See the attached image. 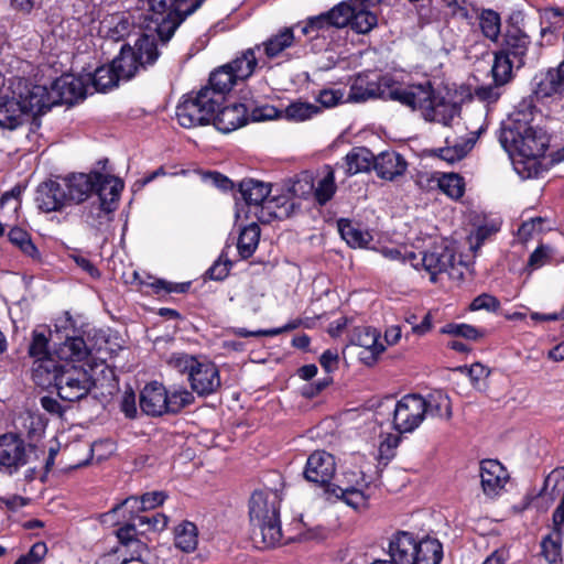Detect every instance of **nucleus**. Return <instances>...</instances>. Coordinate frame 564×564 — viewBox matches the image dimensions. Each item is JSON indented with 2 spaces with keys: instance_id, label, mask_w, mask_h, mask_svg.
Listing matches in <instances>:
<instances>
[{
  "instance_id": "f257e3e1",
  "label": "nucleus",
  "mask_w": 564,
  "mask_h": 564,
  "mask_svg": "<svg viewBox=\"0 0 564 564\" xmlns=\"http://www.w3.org/2000/svg\"><path fill=\"white\" fill-rule=\"evenodd\" d=\"M534 106L523 100L503 123L500 143L510 156H544L549 144V133L534 124Z\"/></svg>"
},
{
  "instance_id": "f03ea898",
  "label": "nucleus",
  "mask_w": 564,
  "mask_h": 564,
  "mask_svg": "<svg viewBox=\"0 0 564 564\" xmlns=\"http://www.w3.org/2000/svg\"><path fill=\"white\" fill-rule=\"evenodd\" d=\"M388 97L410 107L412 110L420 111L426 121H434L444 126H448L459 113V107L438 96L429 80L408 86L391 85Z\"/></svg>"
},
{
  "instance_id": "7ed1b4c3",
  "label": "nucleus",
  "mask_w": 564,
  "mask_h": 564,
  "mask_svg": "<svg viewBox=\"0 0 564 564\" xmlns=\"http://www.w3.org/2000/svg\"><path fill=\"white\" fill-rule=\"evenodd\" d=\"M36 386L44 389L55 388L57 395L65 401L75 402L86 398L96 382L85 365L62 364L52 369L40 365L36 370Z\"/></svg>"
},
{
  "instance_id": "20e7f679",
  "label": "nucleus",
  "mask_w": 564,
  "mask_h": 564,
  "mask_svg": "<svg viewBox=\"0 0 564 564\" xmlns=\"http://www.w3.org/2000/svg\"><path fill=\"white\" fill-rule=\"evenodd\" d=\"M281 500L282 498L276 490L254 491L250 498V521L254 529L259 530L262 542L267 547H273L282 540Z\"/></svg>"
},
{
  "instance_id": "39448f33",
  "label": "nucleus",
  "mask_w": 564,
  "mask_h": 564,
  "mask_svg": "<svg viewBox=\"0 0 564 564\" xmlns=\"http://www.w3.org/2000/svg\"><path fill=\"white\" fill-rule=\"evenodd\" d=\"M166 362L173 370L187 375L192 391L199 397L210 395L221 386L219 370L209 360L185 352H173Z\"/></svg>"
},
{
  "instance_id": "423d86ee",
  "label": "nucleus",
  "mask_w": 564,
  "mask_h": 564,
  "mask_svg": "<svg viewBox=\"0 0 564 564\" xmlns=\"http://www.w3.org/2000/svg\"><path fill=\"white\" fill-rule=\"evenodd\" d=\"M219 98V95L203 89L184 96L176 107L178 123L187 129L209 124L216 110L221 107Z\"/></svg>"
},
{
  "instance_id": "0eeeda50",
  "label": "nucleus",
  "mask_w": 564,
  "mask_h": 564,
  "mask_svg": "<svg viewBox=\"0 0 564 564\" xmlns=\"http://www.w3.org/2000/svg\"><path fill=\"white\" fill-rule=\"evenodd\" d=\"M11 93L24 110L32 124L39 127L37 117L56 105V98L46 86L34 84L25 78H17L11 84Z\"/></svg>"
},
{
  "instance_id": "6e6552de",
  "label": "nucleus",
  "mask_w": 564,
  "mask_h": 564,
  "mask_svg": "<svg viewBox=\"0 0 564 564\" xmlns=\"http://www.w3.org/2000/svg\"><path fill=\"white\" fill-rule=\"evenodd\" d=\"M159 57L154 37L142 35L134 47L122 46L120 54L112 61L115 69L121 79L132 78L140 68L153 64Z\"/></svg>"
},
{
  "instance_id": "1a4fd4ad",
  "label": "nucleus",
  "mask_w": 564,
  "mask_h": 564,
  "mask_svg": "<svg viewBox=\"0 0 564 564\" xmlns=\"http://www.w3.org/2000/svg\"><path fill=\"white\" fill-rule=\"evenodd\" d=\"M205 0H148L149 8L156 15L161 36L170 39L180 24L194 13Z\"/></svg>"
},
{
  "instance_id": "9d476101",
  "label": "nucleus",
  "mask_w": 564,
  "mask_h": 564,
  "mask_svg": "<svg viewBox=\"0 0 564 564\" xmlns=\"http://www.w3.org/2000/svg\"><path fill=\"white\" fill-rule=\"evenodd\" d=\"M419 263L413 268L416 270L424 269L430 274L431 282H436V275L446 272L453 267L455 253L444 240L429 238L424 248L420 249Z\"/></svg>"
},
{
  "instance_id": "9b49d317",
  "label": "nucleus",
  "mask_w": 564,
  "mask_h": 564,
  "mask_svg": "<svg viewBox=\"0 0 564 564\" xmlns=\"http://www.w3.org/2000/svg\"><path fill=\"white\" fill-rule=\"evenodd\" d=\"M423 397L419 394H406L394 405L392 414V427L399 434L412 433L423 422L424 408Z\"/></svg>"
},
{
  "instance_id": "f8f14e48",
  "label": "nucleus",
  "mask_w": 564,
  "mask_h": 564,
  "mask_svg": "<svg viewBox=\"0 0 564 564\" xmlns=\"http://www.w3.org/2000/svg\"><path fill=\"white\" fill-rule=\"evenodd\" d=\"M390 89V78L379 76L373 72H364L352 78L346 100L350 102H365L373 98L389 99L388 91Z\"/></svg>"
},
{
  "instance_id": "ddd939ff",
  "label": "nucleus",
  "mask_w": 564,
  "mask_h": 564,
  "mask_svg": "<svg viewBox=\"0 0 564 564\" xmlns=\"http://www.w3.org/2000/svg\"><path fill=\"white\" fill-rule=\"evenodd\" d=\"M51 91L56 98V105L74 102L84 99L88 94H93L90 85L85 76L63 75L53 82Z\"/></svg>"
},
{
  "instance_id": "4468645a",
  "label": "nucleus",
  "mask_w": 564,
  "mask_h": 564,
  "mask_svg": "<svg viewBox=\"0 0 564 564\" xmlns=\"http://www.w3.org/2000/svg\"><path fill=\"white\" fill-rule=\"evenodd\" d=\"M336 473L335 457L326 451L313 452L306 460L304 477L307 481L325 486Z\"/></svg>"
},
{
  "instance_id": "2eb2a0df",
  "label": "nucleus",
  "mask_w": 564,
  "mask_h": 564,
  "mask_svg": "<svg viewBox=\"0 0 564 564\" xmlns=\"http://www.w3.org/2000/svg\"><path fill=\"white\" fill-rule=\"evenodd\" d=\"M296 42L294 26H283L253 47L259 55H262L267 66H269L270 61L284 56L286 51L293 47Z\"/></svg>"
},
{
  "instance_id": "dca6fc26",
  "label": "nucleus",
  "mask_w": 564,
  "mask_h": 564,
  "mask_svg": "<svg viewBox=\"0 0 564 564\" xmlns=\"http://www.w3.org/2000/svg\"><path fill=\"white\" fill-rule=\"evenodd\" d=\"M531 45L530 37L519 28L512 26L503 35L499 53L512 59L516 67L520 68L525 63V56Z\"/></svg>"
},
{
  "instance_id": "f3484780",
  "label": "nucleus",
  "mask_w": 564,
  "mask_h": 564,
  "mask_svg": "<svg viewBox=\"0 0 564 564\" xmlns=\"http://www.w3.org/2000/svg\"><path fill=\"white\" fill-rule=\"evenodd\" d=\"M417 540L412 533L400 531L392 535L388 545L389 561L397 564H415Z\"/></svg>"
},
{
  "instance_id": "a211bd4d",
  "label": "nucleus",
  "mask_w": 564,
  "mask_h": 564,
  "mask_svg": "<svg viewBox=\"0 0 564 564\" xmlns=\"http://www.w3.org/2000/svg\"><path fill=\"white\" fill-rule=\"evenodd\" d=\"M479 476L482 491L487 496L498 495L509 479L507 469L496 459H484Z\"/></svg>"
},
{
  "instance_id": "6ab92c4d",
  "label": "nucleus",
  "mask_w": 564,
  "mask_h": 564,
  "mask_svg": "<svg viewBox=\"0 0 564 564\" xmlns=\"http://www.w3.org/2000/svg\"><path fill=\"white\" fill-rule=\"evenodd\" d=\"M133 23L127 12L104 14L99 21L98 34L101 37L118 42L130 34Z\"/></svg>"
},
{
  "instance_id": "aec40b11",
  "label": "nucleus",
  "mask_w": 564,
  "mask_h": 564,
  "mask_svg": "<svg viewBox=\"0 0 564 564\" xmlns=\"http://www.w3.org/2000/svg\"><path fill=\"white\" fill-rule=\"evenodd\" d=\"M50 338L44 330L34 329L29 345V355L34 359L32 379L36 383L37 367L43 366L52 370L59 361L55 360L48 350Z\"/></svg>"
},
{
  "instance_id": "412c9836",
  "label": "nucleus",
  "mask_w": 564,
  "mask_h": 564,
  "mask_svg": "<svg viewBox=\"0 0 564 564\" xmlns=\"http://www.w3.org/2000/svg\"><path fill=\"white\" fill-rule=\"evenodd\" d=\"M167 391L156 381L145 384L140 393V408L151 416H159L167 412Z\"/></svg>"
},
{
  "instance_id": "4be33fe9",
  "label": "nucleus",
  "mask_w": 564,
  "mask_h": 564,
  "mask_svg": "<svg viewBox=\"0 0 564 564\" xmlns=\"http://www.w3.org/2000/svg\"><path fill=\"white\" fill-rule=\"evenodd\" d=\"M257 67H267V62L253 46L241 51L231 62L227 63V68L232 72L238 83L250 78Z\"/></svg>"
},
{
  "instance_id": "5701e85b",
  "label": "nucleus",
  "mask_w": 564,
  "mask_h": 564,
  "mask_svg": "<svg viewBox=\"0 0 564 564\" xmlns=\"http://www.w3.org/2000/svg\"><path fill=\"white\" fill-rule=\"evenodd\" d=\"M35 202L45 213L59 210L67 204L65 188L55 181L44 182L36 189Z\"/></svg>"
},
{
  "instance_id": "b1692460",
  "label": "nucleus",
  "mask_w": 564,
  "mask_h": 564,
  "mask_svg": "<svg viewBox=\"0 0 564 564\" xmlns=\"http://www.w3.org/2000/svg\"><path fill=\"white\" fill-rule=\"evenodd\" d=\"M247 107L243 104L219 107L212 122L218 131L229 133L247 122Z\"/></svg>"
},
{
  "instance_id": "393cba45",
  "label": "nucleus",
  "mask_w": 564,
  "mask_h": 564,
  "mask_svg": "<svg viewBox=\"0 0 564 564\" xmlns=\"http://www.w3.org/2000/svg\"><path fill=\"white\" fill-rule=\"evenodd\" d=\"M66 202L79 204L94 192V172L72 174L63 180Z\"/></svg>"
},
{
  "instance_id": "a878e982",
  "label": "nucleus",
  "mask_w": 564,
  "mask_h": 564,
  "mask_svg": "<svg viewBox=\"0 0 564 564\" xmlns=\"http://www.w3.org/2000/svg\"><path fill=\"white\" fill-rule=\"evenodd\" d=\"M26 464L24 442L13 434L0 436V465L18 468Z\"/></svg>"
},
{
  "instance_id": "bb28decb",
  "label": "nucleus",
  "mask_w": 564,
  "mask_h": 564,
  "mask_svg": "<svg viewBox=\"0 0 564 564\" xmlns=\"http://www.w3.org/2000/svg\"><path fill=\"white\" fill-rule=\"evenodd\" d=\"M406 161L394 151H384L375 156L373 169L378 177L394 181L406 171Z\"/></svg>"
},
{
  "instance_id": "cd10ccee",
  "label": "nucleus",
  "mask_w": 564,
  "mask_h": 564,
  "mask_svg": "<svg viewBox=\"0 0 564 564\" xmlns=\"http://www.w3.org/2000/svg\"><path fill=\"white\" fill-rule=\"evenodd\" d=\"M29 121V117L13 95L11 97L4 96L0 98L1 130L14 131Z\"/></svg>"
},
{
  "instance_id": "c85d7f7f",
  "label": "nucleus",
  "mask_w": 564,
  "mask_h": 564,
  "mask_svg": "<svg viewBox=\"0 0 564 564\" xmlns=\"http://www.w3.org/2000/svg\"><path fill=\"white\" fill-rule=\"evenodd\" d=\"M381 0H354L355 11L350 28L360 34L370 32L378 23L373 9Z\"/></svg>"
},
{
  "instance_id": "c756f323",
  "label": "nucleus",
  "mask_w": 564,
  "mask_h": 564,
  "mask_svg": "<svg viewBox=\"0 0 564 564\" xmlns=\"http://www.w3.org/2000/svg\"><path fill=\"white\" fill-rule=\"evenodd\" d=\"M123 182L112 175L94 172V192L98 195V202L117 206Z\"/></svg>"
},
{
  "instance_id": "7c9ffc66",
  "label": "nucleus",
  "mask_w": 564,
  "mask_h": 564,
  "mask_svg": "<svg viewBox=\"0 0 564 564\" xmlns=\"http://www.w3.org/2000/svg\"><path fill=\"white\" fill-rule=\"evenodd\" d=\"M55 355L61 361L75 365V362H82L88 357L89 349L83 337L67 333L64 340L55 348Z\"/></svg>"
},
{
  "instance_id": "2f4dec72",
  "label": "nucleus",
  "mask_w": 564,
  "mask_h": 564,
  "mask_svg": "<svg viewBox=\"0 0 564 564\" xmlns=\"http://www.w3.org/2000/svg\"><path fill=\"white\" fill-rule=\"evenodd\" d=\"M533 93L538 99L549 98L564 94V82L558 69H549L534 77Z\"/></svg>"
},
{
  "instance_id": "473e14b6",
  "label": "nucleus",
  "mask_w": 564,
  "mask_h": 564,
  "mask_svg": "<svg viewBox=\"0 0 564 564\" xmlns=\"http://www.w3.org/2000/svg\"><path fill=\"white\" fill-rule=\"evenodd\" d=\"M237 84H239L238 80L232 72L227 68V64H225L210 74L209 85L202 89L219 95V104L223 106L226 94Z\"/></svg>"
},
{
  "instance_id": "72a5a7b5",
  "label": "nucleus",
  "mask_w": 564,
  "mask_h": 564,
  "mask_svg": "<svg viewBox=\"0 0 564 564\" xmlns=\"http://www.w3.org/2000/svg\"><path fill=\"white\" fill-rule=\"evenodd\" d=\"M424 416L430 415L442 420H449L452 416V404L448 395L435 390L423 398Z\"/></svg>"
},
{
  "instance_id": "f704fd0d",
  "label": "nucleus",
  "mask_w": 564,
  "mask_h": 564,
  "mask_svg": "<svg viewBox=\"0 0 564 564\" xmlns=\"http://www.w3.org/2000/svg\"><path fill=\"white\" fill-rule=\"evenodd\" d=\"M375 155L372 152L365 148L358 147L350 150L345 156V171L348 175H355L369 171L373 167Z\"/></svg>"
},
{
  "instance_id": "c9c22d12",
  "label": "nucleus",
  "mask_w": 564,
  "mask_h": 564,
  "mask_svg": "<svg viewBox=\"0 0 564 564\" xmlns=\"http://www.w3.org/2000/svg\"><path fill=\"white\" fill-rule=\"evenodd\" d=\"M341 238L352 248H365L372 241V235L348 219L337 221Z\"/></svg>"
},
{
  "instance_id": "e433bc0d",
  "label": "nucleus",
  "mask_w": 564,
  "mask_h": 564,
  "mask_svg": "<svg viewBox=\"0 0 564 564\" xmlns=\"http://www.w3.org/2000/svg\"><path fill=\"white\" fill-rule=\"evenodd\" d=\"M380 334L371 327H356L350 335L352 345L367 349L372 357H377L384 350V346L379 343Z\"/></svg>"
},
{
  "instance_id": "4c0bfd02",
  "label": "nucleus",
  "mask_w": 564,
  "mask_h": 564,
  "mask_svg": "<svg viewBox=\"0 0 564 564\" xmlns=\"http://www.w3.org/2000/svg\"><path fill=\"white\" fill-rule=\"evenodd\" d=\"M86 77L93 93L111 89L118 85L119 80H121L112 63L110 65H102L98 67L93 75L87 74Z\"/></svg>"
},
{
  "instance_id": "58836bf2",
  "label": "nucleus",
  "mask_w": 564,
  "mask_h": 564,
  "mask_svg": "<svg viewBox=\"0 0 564 564\" xmlns=\"http://www.w3.org/2000/svg\"><path fill=\"white\" fill-rule=\"evenodd\" d=\"M270 191V184L260 181L245 180L240 183V193L248 205L270 204L271 202L268 200Z\"/></svg>"
},
{
  "instance_id": "ea45409f",
  "label": "nucleus",
  "mask_w": 564,
  "mask_h": 564,
  "mask_svg": "<svg viewBox=\"0 0 564 564\" xmlns=\"http://www.w3.org/2000/svg\"><path fill=\"white\" fill-rule=\"evenodd\" d=\"M174 544L183 552H193L198 544V529L191 521H183L174 529Z\"/></svg>"
},
{
  "instance_id": "a19ab883",
  "label": "nucleus",
  "mask_w": 564,
  "mask_h": 564,
  "mask_svg": "<svg viewBox=\"0 0 564 564\" xmlns=\"http://www.w3.org/2000/svg\"><path fill=\"white\" fill-rule=\"evenodd\" d=\"M416 550L415 564H440L443 558V546L436 539L426 538L417 541Z\"/></svg>"
},
{
  "instance_id": "79ce46f5",
  "label": "nucleus",
  "mask_w": 564,
  "mask_h": 564,
  "mask_svg": "<svg viewBox=\"0 0 564 564\" xmlns=\"http://www.w3.org/2000/svg\"><path fill=\"white\" fill-rule=\"evenodd\" d=\"M116 209V206L102 204H93L89 209L84 214L85 223L97 231L106 229L111 220L110 214Z\"/></svg>"
},
{
  "instance_id": "37998d69",
  "label": "nucleus",
  "mask_w": 564,
  "mask_h": 564,
  "mask_svg": "<svg viewBox=\"0 0 564 564\" xmlns=\"http://www.w3.org/2000/svg\"><path fill=\"white\" fill-rule=\"evenodd\" d=\"M135 522L132 524H126L117 530V538L119 542L132 549V554L130 558L123 560V564L129 561H139L141 558L142 552L145 550V544L135 538Z\"/></svg>"
},
{
  "instance_id": "c03bdc74",
  "label": "nucleus",
  "mask_w": 564,
  "mask_h": 564,
  "mask_svg": "<svg viewBox=\"0 0 564 564\" xmlns=\"http://www.w3.org/2000/svg\"><path fill=\"white\" fill-rule=\"evenodd\" d=\"M543 156H511L514 171L523 180L536 178L544 172Z\"/></svg>"
},
{
  "instance_id": "a18cd8bd",
  "label": "nucleus",
  "mask_w": 564,
  "mask_h": 564,
  "mask_svg": "<svg viewBox=\"0 0 564 564\" xmlns=\"http://www.w3.org/2000/svg\"><path fill=\"white\" fill-rule=\"evenodd\" d=\"M260 239V227L252 223L246 226L238 238L237 248L240 256L247 259L256 251Z\"/></svg>"
},
{
  "instance_id": "49530a36",
  "label": "nucleus",
  "mask_w": 564,
  "mask_h": 564,
  "mask_svg": "<svg viewBox=\"0 0 564 564\" xmlns=\"http://www.w3.org/2000/svg\"><path fill=\"white\" fill-rule=\"evenodd\" d=\"M562 530H553L542 540V555L549 564H557L562 561Z\"/></svg>"
},
{
  "instance_id": "de8ad7c7",
  "label": "nucleus",
  "mask_w": 564,
  "mask_h": 564,
  "mask_svg": "<svg viewBox=\"0 0 564 564\" xmlns=\"http://www.w3.org/2000/svg\"><path fill=\"white\" fill-rule=\"evenodd\" d=\"M478 21L484 36L492 42H497L501 32V19L499 13L490 9L482 10L478 15Z\"/></svg>"
},
{
  "instance_id": "09e8293b",
  "label": "nucleus",
  "mask_w": 564,
  "mask_h": 564,
  "mask_svg": "<svg viewBox=\"0 0 564 564\" xmlns=\"http://www.w3.org/2000/svg\"><path fill=\"white\" fill-rule=\"evenodd\" d=\"M436 187L453 199H458L464 195L465 183L458 174L436 175Z\"/></svg>"
},
{
  "instance_id": "8fccbe9b",
  "label": "nucleus",
  "mask_w": 564,
  "mask_h": 564,
  "mask_svg": "<svg viewBox=\"0 0 564 564\" xmlns=\"http://www.w3.org/2000/svg\"><path fill=\"white\" fill-rule=\"evenodd\" d=\"M367 489L368 487H356L352 489L339 488V491L334 494L343 499L349 507L361 511L369 507V495L366 492Z\"/></svg>"
},
{
  "instance_id": "3c124183",
  "label": "nucleus",
  "mask_w": 564,
  "mask_h": 564,
  "mask_svg": "<svg viewBox=\"0 0 564 564\" xmlns=\"http://www.w3.org/2000/svg\"><path fill=\"white\" fill-rule=\"evenodd\" d=\"M513 67H516V63L497 51L495 53L494 65L491 67L494 82L498 85L508 84L512 78Z\"/></svg>"
},
{
  "instance_id": "603ef678",
  "label": "nucleus",
  "mask_w": 564,
  "mask_h": 564,
  "mask_svg": "<svg viewBox=\"0 0 564 564\" xmlns=\"http://www.w3.org/2000/svg\"><path fill=\"white\" fill-rule=\"evenodd\" d=\"M355 3L354 0L347 2H340L329 10L326 15L332 26L345 28L350 25L351 19L354 18Z\"/></svg>"
},
{
  "instance_id": "864d4df0",
  "label": "nucleus",
  "mask_w": 564,
  "mask_h": 564,
  "mask_svg": "<svg viewBox=\"0 0 564 564\" xmlns=\"http://www.w3.org/2000/svg\"><path fill=\"white\" fill-rule=\"evenodd\" d=\"M336 192L335 175L330 166H325V175L318 181L314 191L315 198L319 205H325L332 199Z\"/></svg>"
},
{
  "instance_id": "5fc2aeb1",
  "label": "nucleus",
  "mask_w": 564,
  "mask_h": 564,
  "mask_svg": "<svg viewBox=\"0 0 564 564\" xmlns=\"http://www.w3.org/2000/svg\"><path fill=\"white\" fill-rule=\"evenodd\" d=\"M9 239L13 245L19 247L25 256L34 260L40 259V252L25 230L18 227L12 228L9 231Z\"/></svg>"
},
{
  "instance_id": "6e6d98bb",
  "label": "nucleus",
  "mask_w": 564,
  "mask_h": 564,
  "mask_svg": "<svg viewBox=\"0 0 564 564\" xmlns=\"http://www.w3.org/2000/svg\"><path fill=\"white\" fill-rule=\"evenodd\" d=\"M319 108L311 102L294 101L285 108V117L289 120L301 122L311 119L318 113Z\"/></svg>"
},
{
  "instance_id": "4d7b16f0",
  "label": "nucleus",
  "mask_w": 564,
  "mask_h": 564,
  "mask_svg": "<svg viewBox=\"0 0 564 564\" xmlns=\"http://www.w3.org/2000/svg\"><path fill=\"white\" fill-rule=\"evenodd\" d=\"M442 334L452 335L455 337H463L470 340H477L484 337L485 332L473 325L464 323H449L441 328Z\"/></svg>"
},
{
  "instance_id": "13d9d810",
  "label": "nucleus",
  "mask_w": 564,
  "mask_h": 564,
  "mask_svg": "<svg viewBox=\"0 0 564 564\" xmlns=\"http://www.w3.org/2000/svg\"><path fill=\"white\" fill-rule=\"evenodd\" d=\"M194 400L193 391H188L185 388H175L170 392L167 391V412L177 413L192 404Z\"/></svg>"
},
{
  "instance_id": "bf43d9fd",
  "label": "nucleus",
  "mask_w": 564,
  "mask_h": 564,
  "mask_svg": "<svg viewBox=\"0 0 564 564\" xmlns=\"http://www.w3.org/2000/svg\"><path fill=\"white\" fill-rule=\"evenodd\" d=\"M339 482L340 485L333 489V492L339 491V488L369 487L364 471L357 467L345 469L341 473Z\"/></svg>"
},
{
  "instance_id": "052dcab7",
  "label": "nucleus",
  "mask_w": 564,
  "mask_h": 564,
  "mask_svg": "<svg viewBox=\"0 0 564 564\" xmlns=\"http://www.w3.org/2000/svg\"><path fill=\"white\" fill-rule=\"evenodd\" d=\"M381 254L389 260L410 263L411 267L417 265L419 263V256L416 252L409 250L406 247L382 248Z\"/></svg>"
},
{
  "instance_id": "680f3d73",
  "label": "nucleus",
  "mask_w": 564,
  "mask_h": 564,
  "mask_svg": "<svg viewBox=\"0 0 564 564\" xmlns=\"http://www.w3.org/2000/svg\"><path fill=\"white\" fill-rule=\"evenodd\" d=\"M135 524L139 528H144V531H153L161 532L163 531L169 523V518L163 513H155L152 516H135L134 517Z\"/></svg>"
},
{
  "instance_id": "e2e57ef3",
  "label": "nucleus",
  "mask_w": 564,
  "mask_h": 564,
  "mask_svg": "<svg viewBox=\"0 0 564 564\" xmlns=\"http://www.w3.org/2000/svg\"><path fill=\"white\" fill-rule=\"evenodd\" d=\"M401 442L400 434H386L382 436L378 448V458L388 463L394 457L395 449Z\"/></svg>"
},
{
  "instance_id": "0e129e2a",
  "label": "nucleus",
  "mask_w": 564,
  "mask_h": 564,
  "mask_svg": "<svg viewBox=\"0 0 564 564\" xmlns=\"http://www.w3.org/2000/svg\"><path fill=\"white\" fill-rule=\"evenodd\" d=\"M345 91L343 89L324 88L316 96V100L325 108H332L343 102Z\"/></svg>"
},
{
  "instance_id": "69168bd1",
  "label": "nucleus",
  "mask_w": 564,
  "mask_h": 564,
  "mask_svg": "<svg viewBox=\"0 0 564 564\" xmlns=\"http://www.w3.org/2000/svg\"><path fill=\"white\" fill-rule=\"evenodd\" d=\"M500 307L499 300L489 294V293H482L478 296H476L473 302L470 303L469 308L471 311H487V312H496Z\"/></svg>"
},
{
  "instance_id": "338daca9",
  "label": "nucleus",
  "mask_w": 564,
  "mask_h": 564,
  "mask_svg": "<svg viewBox=\"0 0 564 564\" xmlns=\"http://www.w3.org/2000/svg\"><path fill=\"white\" fill-rule=\"evenodd\" d=\"M47 553L45 543L37 542L32 545L26 554L21 555L14 564H37L40 563Z\"/></svg>"
},
{
  "instance_id": "774afa93",
  "label": "nucleus",
  "mask_w": 564,
  "mask_h": 564,
  "mask_svg": "<svg viewBox=\"0 0 564 564\" xmlns=\"http://www.w3.org/2000/svg\"><path fill=\"white\" fill-rule=\"evenodd\" d=\"M543 219L541 217L531 218L522 223L518 229V237L521 241L525 242L533 236L542 230Z\"/></svg>"
}]
</instances>
